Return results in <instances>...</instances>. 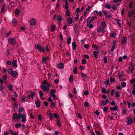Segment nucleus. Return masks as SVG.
<instances>
[{
  "mask_svg": "<svg viewBox=\"0 0 135 135\" xmlns=\"http://www.w3.org/2000/svg\"><path fill=\"white\" fill-rule=\"evenodd\" d=\"M18 105L17 104V103L16 102H15L14 104V108H13L14 110L15 111H16V110L18 108Z\"/></svg>",
  "mask_w": 135,
  "mask_h": 135,
  "instance_id": "18",
  "label": "nucleus"
},
{
  "mask_svg": "<svg viewBox=\"0 0 135 135\" xmlns=\"http://www.w3.org/2000/svg\"><path fill=\"white\" fill-rule=\"evenodd\" d=\"M97 31L98 32L103 33L105 32L104 29L101 28L100 27L98 28L97 29Z\"/></svg>",
  "mask_w": 135,
  "mask_h": 135,
  "instance_id": "14",
  "label": "nucleus"
},
{
  "mask_svg": "<svg viewBox=\"0 0 135 135\" xmlns=\"http://www.w3.org/2000/svg\"><path fill=\"white\" fill-rule=\"evenodd\" d=\"M71 39L70 37H68V38L67 41V43L70 44V42L71 41Z\"/></svg>",
  "mask_w": 135,
  "mask_h": 135,
  "instance_id": "49",
  "label": "nucleus"
},
{
  "mask_svg": "<svg viewBox=\"0 0 135 135\" xmlns=\"http://www.w3.org/2000/svg\"><path fill=\"white\" fill-rule=\"evenodd\" d=\"M35 47L40 52L43 53L45 52V50L44 48L42 47L39 44H37L36 45Z\"/></svg>",
  "mask_w": 135,
  "mask_h": 135,
  "instance_id": "1",
  "label": "nucleus"
},
{
  "mask_svg": "<svg viewBox=\"0 0 135 135\" xmlns=\"http://www.w3.org/2000/svg\"><path fill=\"white\" fill-rule=\"evenodd\" d=\"M127 124L131 125L133 121V119L131 118V117H128L127 118Z\"/></svg>",
  "mask_w": 135,
  "mask_h": 135,
  "instance_id": "6",
  "label": "nucleus"
},
{
  "mask_svg": "<svg viewBox=\"0 0 135 135\" xmlns=\"http://www.w3.org/2000/svg\"><path fill=\"white\" fill-rule=\"evenodd\" d=\"M50 102H52V100L50 97H49L47 99Z\"/></svg>",
  "mask_w": 135,
  "mask_h": 135,
  "instance_id": "64",
  "label": "nucleus"
},
{
  "mask_svg": "<svg viewBox=\"0 0 135 135\" xmlns=\"http://www.w3.org/2000/svg\"><path fill=\"white\" fill-rule=\"evenodd\" d=\"M105 7L106 8L108 9H110L111 8V7L110 5L109 4H107L105 5Z\"/></svg>",
  "mask_w": 135,
  "mask_h": 135,
  "instance_id": "46",
  "label": "nucleus"
},
{
  "mask_svg": "<svg viewBox=\"0 0 135 135\" xmlns=\"http://www.w3.org/2000/svg\"><path fill=\"white\" fill-rule=\"evenodd\" d=\"M38 120L39 121H41L42 119V116L41 115H38Z\"/></svg>",
  "mask_w": 135,
  "mask_h": 135,
  "instance_id": "44",
  "label": "nucleus"
},
{
  "mask_svg": "<svg viewBox=\"0 0 135 135\" xmlns=\"http://www.w3.org/2000/svg\"><path fill=\"white\" fill-rule=\"evenodd\" d=\"M73 72L74 74H76L77 72V68H74V69L73 70Z\"/></svg>",
  "mask_w": 135,
  "mask_h": 135,
  "instance_id": "57",
  "label": "nucleus"
},
{
  "mask_svg": "<svg viewBox=\"0 0 135 135\" xmlns=\"http://www.w3.org/2000/svg\"><path fill=\"white\" fill-rule=\"evenodd\" d=\"M73 76L72 75H71L69 79V81L70 83L73 82Z\"/></svg>",
  "mask_w": 135,
  "mask_h": 135,
  "instance_id": "23",
  "label": "nucleus"
},
{
  "mask_svg": "<svg viewBox=\"0 0 135 135\" xmlns=\"http://www.w3.org/2000/svg\"><path fill=\"white\" fill-rule=\"evenodd\" d=\"M47 115L49 116V118L51 120H53V118L54 117V114H52L49 111L47 113Z\"/></svg>",
  "mask_w": 135,
  "mask_h": 135,
  "instance_id": "9",
  "label": "nucleus"
},
{
  "mask_svg": "<svg viewBox=\"0 0 135 135\" xmlns=\"http://www.w3.org/2000/svg\"><path fill=\"white\" fill-rule=\"evenodd\" d=\"M115 96L117 97H118L120 96L119 93L118 91H116L115 92Z\"/></svg>",
  "mask_w": 135,
  "mask_h": 135,
  "instance_id": "38",
  "label": "nucleus"
},
{
  "mask_svg": "<svg viewBox=\"0 0 135 135\" xmlns=\"http://www.w3.org/2000/svg\"><path fill=\"white\" fill-rule=\"evenodd\" d=\"M56 90H54L53 89H51L50 92V95L54 94V93H56Z\"/></svg>",
  "mask_w": 135,
  "mask_h": 135,
  "instance_id": "32",
  "label": "nucleus"
},
{
  "mask_svg": "<svg viewBox=\"0 0 135 135\" xmlns=\"http://www.w3.org/2000/svg\"><path fill=\"white\" fill-rule=\"evenodd\" d=\"M102 12L104 15L106 19H108L111 18V13H107L106 11H103Z\"/></svg>",
  "mask_w": 135,
  "mask_h": 135,
  "instance_id": "3",
  "label": "nucleus"
},
{
  "mask_svg": "<svg viewBox=\"0 0 135 135\" xmlns=\"http://www.w3.org/2000/svg\"><path fill=\"white\" fill-rule=\"evenodd\" d=\"M121 86L122 87H125L126 86V84L124 82H122L121 83Z\"/></svg>",
  "mask_w": 135,
  "mask_h": 135,
  "instance_id": "36",
  "label": "nucleus"
},
{
  "mask_svg": "<svg viewBox=\"0 0 135 135\" xmlns=\"http://www.w3.org/2000/svg\"><path fill=\"white\" fill-rule=\"evenodd\" d=\"M97 52L96 51H93V54L95 58L97 57Z\"/></svg>",
  "mask_w": 135,
  "mask_h": 135,
  "instance_id": "50",
  "label": "nucleus"
},
{
  "mask_svg": "<svg viewBox=\"0 0 135 135\" xmlns=\"http://www.w3.org/2000/svg\"><path fill=\"white\" fill-rule=\"evenodd\" d=\"M56 26L55 25H53L51 26V31L52 32L54 31L56 28Z\"/></svg>",
  "mask_w": 135,
  "mask_h": 135,
  "instance_id": "20",
  "label": "nucleus"
},
{
  "mask_svg": "<svg viewBox=\"0 0 135 135\" xmlns=\"http://www.w3.org/2000/svg\"><path fill=\"white\" fill-rule=\"evenodd\" d=\"M13 71L11 68H10L8 70V72L9 74H11V73L13 72Z\"/></svg>",
  "mask_w": 135,
  "mask_h": 135,
  "instance_id": "47",
  "label": "nucleus"
},
{
  "mask_svg": "<svg viewBox=\"0 0 135 135\" xmlns=\"http://www.w3.org/2000/svg\"><path fill=\"white\" fill-rule=\"evenodd\" d=\"M12 64L14 67H16L17 66V62L16 60H13L12 62Z\"/></svg>",
  "mask_w": 135,
  "mask_h": 135,
  "instance_id": "19",
  "label": "nucleus"
},
{
  "mask_svg": "<svg viewBox=\"0 0 135 135\" xmlns=\"http://www.w3.org/2000/svg\"><path fill=\"white\" fill-rule=\"evenodd\" d=\"M41 87L42 89L44 92H48L49 91V89L46 85H41Z\"/></svg>",
  "mask_w": 135,
  "mask_h": 135,
  "instance_id": "7",
  "label": "nucleus"
},
{
  "mask_svg": "<svg viewBox=\"0 0 135 135\" xmlns=\"http://www.w3.org/2000/svg\"><path fill=\"white\" fill-rule=\"evenodd\" d=\"M51 103V104L50 107L52 108L55 107V103L54 102H52Z\"/></svg>",
  "mask_w": 135,
  "mask_h": 135,
  "instance_id": "39",
  "label": "nucleus"
},
{
  "mask_svg": "<svg viewBox=\"0 0 135 135\" xmlns=\"http://www.w3.org/2000/svg\"><path fill=\"white\" fill-rule=\"evenodd\" d=\"M126 110L125 109H123L122 111V115H124L126 114Z\"/></svg>",
  "mask_w": 135,
  "mask_h": 135,
  "instance_id": "40",
  "label": "nucleus"
},
{
  "mask_svg": "<svg viewBox=\"0 0 135 135\" xmlns=\"http://www.w3.org/2000/svg\"><path fill=\"white\" fill-rule=\"evenodd\" d=\"M24 110V108L22 107H19V112H22Z\"/></svg>",
  "mask_w": 135,
  "mask_h": 135,
  "instance_id": "37",
  "label": "nucleus"
},
{
  "mask_svg": "<svg viewBox=\"0 0 135 135\" xmlns=\"http://www.w3.org/2000/svg\"><path fill=\"white\" fill-rule=\"evenodd\" d=\"M102 92L104 94L106 93V89L104 88H103L102 89Z\"/></svg>",
  "mask_w": 135,
  "mask_h": 135,
  "instance_id": "45",
  "label": "nucleus"
},
{
  "mask_svg": "<svg viewBox=\"0 0 135 135\" xmlns=\"http://www.w3.org/2000/svg\"><path fill=\"white\" fill-rule=\"evenodd\" d=\"M20 13V11L18 9H17L15 11V13L16 15H18Z\"/></svg>",
  "mask_w": 135,
  "mask_h": 135,
  "instance_id": "42",
  "label": "nucleus"
},
{
  "mask_svg": "<svg viewBox=\"0 0 135 135\" xmlns=\"http://www.w3.org/2000/svg\"><path fill=\"white\" fill-rule=\"evenodd\" d=\"M97 17L96 16H94L92 17H89L86 20L87 22H90V23H91V21H93Z\"/></svg>",
  "mask_w": 135,
  "mask_h": 135,
  "instance_id": "4",
  "label": "nucleus"
},
{
  "mask_svg": "<svg viewBox=\"0 0 135 135\" xmlns=\"http://www.w3.org/2000/svg\"><path fill=\"white\" fill-rule=\"evenodd\" d=\"M135 82V79H131L130 80V82L132 84H133Z\"/></svg>",
  "mask_w": 135,
  "mask_h": 135,
  "instance_id": "60",
  "label": "nucleus"
},
{
  "mask_svg": "<svg viewBox=\"0 0 135 135\" xmlns=\"http://www.w3.org/2000/svg\"><path fill=\"white\" fill-rule=\"evenodd\" d=\"M106 23L104 22H102L101 23V26L103 28H105L106 26Z\"/></svg>",
  "mask_w": 135,
  "mask_h": 135,
  "instance_id": "28",
  "label": "nucleus"
},
{
  "mask_svg": "<svg viewBox=\"0 0 135 135\" xmlns=\"http://www.w3.org/2000/svg\"><path fill=\"white\" fill-rule=\"evenodd\" d=\"M9 43L12 45H14L16 44V41L14 38L12 37H9L8 39Z\"/></svg>",
  "mask_w": 135,
  "mask_h": 135,
  "instance_id": "2",
  "label": "nucleus"
},
{
  "mask_svg": "<svg viewBox=\"0 0 135 135\" xmlns=\"http://www.w3.org/2000/svg\"><path fill=\"white\" fill-rule=\"evenodd\" d=\"M47 82L46 80H44L42 83L43 85H45L47 84Z\"/></svg>",
  "mask_w": 135,
  "mask_h": 135,
  "instance_id": "55",
  "label": "nucleus"
},
{
  "mask_svg": "<svg viewBox=\"0 0 135 135\" xmlns=\"http://www.w3.org/2000/svg\"><path fill=\"white\" fill-rule=\"evenodd\" d=\"M49 57H43L42 60V63L43 64L46 63V61L49 60Z\"/></svg>",
  "mask_w": 135,
  "mask_h": 135,
  "instance_id": "11",
  "label": "nucleus"
},
{
  "mask_svg": "<svg viewBox=\"0 0 135 135\" xmlns=\"http://www.w3.org/2000/svg\"><path fill=\"white\" fill-rule=\"evenodd\" d=\"M109 80H107V81L104 82V84L106 85H109Z\"/></svg>",
  "mask_w": 135,
  "mask_h": 135,
  "instance_id": "48",
  "label": "nucleus"
},
{
  "mask_svg": "<svg viewBox=\"0 0 135 135\" xmlns=\"http://www.w3.org/2000/svg\"><path fill=\"white\" fill-rule=\"evenodd\" d=\"M22 114L21 113H20L19 114H18L17 116V118H18V119H19L20 118L22 117Z\"/></svg>",
  "mask_w": 135,
  "mask_h": 135,
  "instance_id": "41",
  "label": "nucleus"
},
{
  "mask_svg": "<svg viewBox=\"0 0 135 135\" xmlns=\"http://www.w3.org/2000/svg\"><path fill=\"white\" fill-rule=\"evenodd\" d=\"M116 34L115 33L113 32L110 34V36L111 37H116Z\"/></svg>",
  "mask_w": 135,
  "mask_h": 135,
  "instance_id": "33",
  "label": "nucleus"
},
{
  "mask_svg": "<svg viewBox=\"0 0 135 135\" xmlns=\"http://www.w3.org/2000/svg\"><path fill=\"white\" fill-rule=\"evenodd\" d=\"M115 92V90L114 89H113L111 91V94L112 95H113L114 94V93Z\"/></svg>",
  "mask_w": 135,
  "mask_h": 135,
  "instance_id": "59",
  "label": "nucleus"
},
{
  "mask_svg": "<svg viewBox=\"0 0 135 135\" xmlns=\"http://www.w3.org/2000/svg\"><path fill=\"white\" fill-rule=\"evenodd\" d=\"M119 79H120L122 77L123 75L122 74H120V73H119Z\"/></svg>",
  "mask_w": 135,
  "mask_h": 135,
  "instance_id": "54",
  "label": "nucleus"
},
{
  "mask_svg": "<svg viewBox=\"0 0 135 135\" xmlns=\"http://www.w3.org/2000/svg\"><path fill=\"white\" fill-rule=\"evenodd\" d=\"M134 13L135 11L133 9L130 12H129L128 16L129 17H132L133 15H134Z\"/></svg>",
  "mask_w": 135,
  "mask_h": 135,
  "instance_id": "8",
  "label": "nucleus"
},
{
  "mask_svg": "<svg viewBox=\"0 0 135 135\" xmlns=\"http://www.w3.org/2000/svg\"><path fill=\"white\" fill-rule=\"evenodd\" d=\"M35 103L36 106L37 107H39L40 106V104L39 99H38L36 101Z\"/></svg>",
  "mask_w": 135,
  "mask_h": 135,
  "instance_id": "17",
  "label": "nucleus"
},
{
  "mask_svg": "<svg viewBox=\"0 0 135 135\" xmlns=\"http://www.w3.org/2000/svg\"><path fill=\"white\" fill-rule=\"evenodd\" d=\"M36 20L35 19H33L30 20V23L31 25H34L36 23Z\"/></svg>",
  "mask_w": 135,
  "mask_h": 135,
  "instance_id": "13",
  "label": "nucleus"
},
{
  "mask_svg": "<svg viewBox=\"0 0 135 135\" xmlns=\"http://www.w3.org/2000/svg\"><path fill=\"white\" fill-rule=\"evenodd\" d=\"M17 113H14L13 115V117L12 119V121H14L15 119L16 122H18L19 120H18V118H17Z\"/></svg>",
  "mask_w": 135,
  "mask_h": 135,
  "instance_id": "5",
  "label": "nucleus"
},
{
  "mask_svg": "<svg viewBox=\"0 0 135 135\" xmlns=\"http://www.w3.org/2000/svg\"><path fill=\"white\" fill-rule=\"evenodd\" d=\"M127 38L124 37L123 39L121 40V43L123 44H125L127 43Z\"/></svg>",
  "mask_w": 135,
  "mask_h": 135,
  "instance_id": "10",
  "label": "nucleus"
},
{
  "mask_svg": "<svg viewBox=\"0 0 135 135\" xmlns=\"http://www.w3.org/2000/svg\"><path fill=\"white\" fill-rule=\"evenodd\" d=\"M11 75L13 77H15L17 76V74L16 72L13 71Z\"/></svg>",
  "mask_w": 135,
  "mask_h": 135,
  "instance_id": "25",
  "label": "nucleus"
},
{
  "mask_svg": "<svg viewBox=\"0 0 135 135\" xmlns=\"http://www.w3.org/2000/svg\"><path fill=\"white\" fill-rule=\"evenodd\" d=\"M110 79L111 83L115 81V79L114 78H112V77H110Z\"/></svg>",
  "mask_w": 135,
  "mask_h": 135,
  "instance_id": "43",
  "label": "nucleus"
},
{
  "mask_svg": "<svg viewBox=\"0 0 135 135\" xmlns=\"http://www.w3.org/2000/svg\"><path fill=\"white\" fill-rule=\"evenodd\" d=\"M118 109L117 106H115L114 107H111L110 108V109L111 110L116 111Z\"/></svg>",
  "mask_w": 135,
  "mask_h": 135,
  "instance_id": "24",
  "label": "nucleus"
},
{
  "mask_svg": "<svg viewBox=\"0 0 135 135\" xmlns=\"http://www.w3.org/2000/svg\"><path fill=\"white\" fill-rule=\"evenodd\" d=\"M72 46L73 49H76V44L75 42H73L72 43Z\"/></svg>",
  "mask_w": 135,
  "mask_h": 135,
  "instance_id": "26",
  "label": "nucleus"
},
{
  "mask_svg": "<svg viewBox=\"0 0 135 135\" xmlns=\"http://www.w3.org/2000/svg\"><path fill=\"white\" fill-rule=\"evenodd\" d=\"M5 7V6L4 5H3L2 6V7L1 9V12L2 13H4V11Z\"/></svg>",
  "mask_w": 135,
  "mask_h": 135,
  "instance_id": "34",
  "label": "nucleus"
},
{
  "mask_svg": "<svg viewBox=\"0 0 135 135\" xmlns=\"http://www.w3.org/2000/svg\"><path fill=\"white\" fill-rule=\"evenodd\" d=\"M54 117H55L56 119H58V118L59 117V116L56 113H54Z\"/></svg>",
  "mask_w": 135,
  "mask_h": 135,
  "instance_id": "35",
  "label": "nucleus"
},
{
  "mask_svg": "<svg viewBox=\"0 0 135 135\" xmlns=\"http://www.w3.org/2000/svg\"><path fill=\"white\" fill-rule=\"evenodd\" d=\"M21 126V124L19 123H18L16 124L15 125V127L16 128H18Z\"/></svg>",
  "mask_w": 135,
  "mask_h": 135,
  "instance_id": "29",
  "label": "nucleus"
},
{
  "mask_svg": "<svg viewBox=\"0 0 135 135\" xmlns=\"http://www.w3.org/2000/svg\"><path fill=\"white\" fill-rule=\"evenodd\" d=\"M92 47L95 49L96 51L98 50V47L97 46L93 45H92Z\"/></svg>",
  "mask_w": 135,
  "mask_h": 135,
  "instance_id": "62",
  "label": "nucleus"
},
{
  "mask_svg": "<svg viewBox=\"0 0 135 135\" xmlns=\"http://www.w3.org/2000/svg\"><path fill=\"white\" fill-rule=\"evenodd\" d=\"M22 118V122L23 123H25L26 121V117L25 114H23Z\"/></svg>",
  "mask_w": 135,
  "mask_h": 135,
  "instance_id": "15",
  "label": "nucleus"
},
{
  "mask_svg": "<svg viewBox=\"0 0 135 135\" xmlns=\"http://www.w3.org/2000/svg\"><path fill=\"white\" fill-rule=\"evenodd\" d=\"M64 65L62 63H60L58 64V68H64Z\"/></svg>",
  "mask_w": 135,
  "mask_h": 135,
  "instance_id": "30",
  "label": "nucleus"
},
{
  "mask_svg": "<svg viewBox=\"0 0 135 135\" xmlns=\"http://www.w3.org/2000/svg\"><path fill=\"white\" fill-rule=\"evenodd\" d=\"M111 8L113 10H115L117 9V7H115V6H112Z\"/></svg>",
  "mask_w": 135,
  "mask_h": 135,
  "instance_id": "58",
  "label": "nucleus"
},
{
  "mask_svg": "<svg viewBox=\"0 0 135 135\" xmlns=\"http://www.w3.org/2000/svg\"><path fill=\"white\" fill-rule=\"evenodd\" d=\"M39 93L40 97H41L43 95L42 92L41 91H40Z\"/></svg>",
  "mask_w": 135,
  "mask_h": 135,
  "instance_id": "53",
  "label": "nucleus"
},
{
  "mask_svg": "<svg viewBox=\"0 0 135 135\" xmlns=\"http://www.w3.org/2000/svg\"><path fill=\"white\" fill-rule=\"evenodd\" d=\"M89 105V103L88 102H86L84 103V106L87 107Z\"/></svg>",
  "mask_w": 135,
  "mask_h": 135,
  "instance_id": "63",
  "label": "nucleus"
},
{
  "mask_svg": "<svg viewBox=\"0 0 135 135\" xmlns=\"http://www.w3.org/2000/svg\"><path fill=\"white\" fill-rule=\"evenodd\" d=\"M86 62V60L85 59H83L82 61V63L83 64H85Z\"/></svg>",
  "mask_w": 135,
  "mask_h": 135,
  "instance_id": "56",
  "label": "nucleus"
},
{
  "mask_svg": "<svg viewBox=\"0 0 135 135\" xmlns=\"http://www.w3.org/2000/svg\"><path fill=\"white\" fill-rule=\"evenodd\" d=\"M11 33V31H9V32L8 33H6L5 35V36L6 37H8L9 36V35H10Z\"/></svg>",
  "mask_w": 135,
  "mask_h": 135,
  "instance_id": "61",
  "label": "nucleus"
},
{
  "mask_svg": "<svg viewBox=\"0 0 135 135\" xmlns=\"http://www.w3.org/2000/svg\"><path fill=\"white\" fill-rule=\"evenodd\" d=\"M57 125L59 126L60 127L61 126V124L59 120H57Z\"/></svg>",
  "mask_w": 135,
  "mask_h": 135,
  "instance_id": "51",
  "label": "nucleus"
},
{
  "mask_svg": "<svg viewBox=\"0 0 135 135\" xmlns=\"http://www.w3.org/2000/svg\"><path fill=\"white\" fill-rule=\"evenodd\" d=\"M90 22H87V26L90 28H92L93 27V25L91 24H90Z\"/></svg>",
  "mask_w": 135,
  "mask_h": 135,
  "instance_id": "22",
  "label": "nucleus"
},
{
  "mask_svg": "<svg viewBox=\"0 0 135 135\" xmlns=\"http://www.w3.org/2000/svg\"><path fill=\"white\" fill-rule=\"evenodd\" d=\"M56 18L57 21L59 22H61L63 20V18L62 16L60 15H59L57 16Z\"/></svg>",
  "mask_w": 135,
  "mask_h": 135,
  "instance_id": "12",
  "label": "nucleus"
},
{
  "mask_svg": "<svg viewBox=\"0 0 135 135\" xmlns=\"http://www.w3.org/2000/svg\"><path fill=\"white\" fill-rule=\"evenodd\" d=\"M7 87L9 88V89L11 91H12V86L11 85H8L7 86Z\"/></svg>",
  "mask_w": 135,
  "mask_h": 135,
  "instance_id": "52",
  "label": "nucleus"
},
{
  "mask_svg": "<svg viewBox=\"0 0 135 135\" xmlns=\"http://www.w3.org/2000/svg\"><path fill=\"white\" fill-rule=\"evenodd\" d=\"M12 22L14 25H16L17 24V21L15 18H13L12 20Z\"/></svg>",
  "mask_w": 135,
  "mask_h": 135,
  "instance_id": "31",
  "label": "nucleus"
},
{
  "mask_svg": "<svg viewBox=\"0 0 135 135\" xmlns=\"http://www.w3.org/2000/svg\"><path fill=\"white\" fill-rule=\"evenodd\" d=\"M67 22L69 24H71L73 22L72 19L71 17H68L67 19Z\"/></svg>",
  "mask_w": 135,
  "mask_h": 135,
  "instance_id": "16",
  "label": "nucleus"
},
{
  "mask_svg": "<svg viewBox=\"0 0 135 135\" xmlns=\"http://www.w3.org/2000/svg\"><path fill=\"white\" fill-rule=\"evenodd\" d=\"M81 75L82 77L84 79H85L87 78V75L86 74H85L83 72L81 73Z\"/></svg>",
  "mask_w": 135,
  "mask_h": 135,
  "instance_id": "21",
  "label": "nucleus"
},
{
  "mask_svg": "<svg viewBox=\"0 0 135 135\" xmlns=\"http://www.w3.org/2000/svg\"><path fill=\"white\" fill-rule=\"evenodd\" d=\"M116 42H113V45L112 48H111V51H114V49L115 48V46Z\"/></svg>",
  "mask_w": 135,
  "mask_h": 135,
  "instance_id": "27",
  "label": "nucleus"
}]
</instances>
